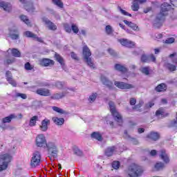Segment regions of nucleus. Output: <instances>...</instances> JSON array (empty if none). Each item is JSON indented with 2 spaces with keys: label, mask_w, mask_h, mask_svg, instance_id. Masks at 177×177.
<instances>
[{
  "label": "nucleus",
  "mask_w": 177,
  "mask_h": 177,
  "mask_svg": "<svg viewBox=\"0 0 177 177\" xmlns=\"http://www.w3.org/2000/svg\"><path fill=\"white\" fill-rule=\"evenodd\" d=\"M35 145L37 147H46L50 161H55V158L57 157V153H59V148L56 142L53 141L47 142L45 135L39 134L35 138Z\"/></svg>",
  "instance_id": "obj_1"
},
{
  "label": "nucleus",
  "mask_w": 177,
  "mask_h": 177,
  "mask_svg": "<svg viewBox=\"0 0 177 177\" xmlns=\"http://www.w3.org/2000/svg\"><path fill=\"white\" fill-rule=\"evenodd\" d=\"M171 10V5L168 3H163L161 5L160 12L157 15L156 19L153 21V26L155 28H160L162 26V23L165 20L167 12Z\"/></svg>",
  "instance_id": "obj_2"
},
{
  "label": "nucleus",
  "mask_w": 177,
  "mask_h": 177,
  "mask_svg": "<svg viewBox=\"0 0 177 177\" xmlns=\"http://www.w3.org/2000/svg\"><path fill=\"white\" fill-rule=\"evenodd\" d=\"M144 171L145 170L143 169V167L133 163L128 167L126 172L129 177H138L142 176Z\"/></svg>",
  "instance_id": "obj_3"
},
{
  "label": "nucleus",
  "mask_w": 177,
  "mask_h": 177,
  "mask_svg": "<svg viewBox=\"0 0 177 177\" xmlns=\"http://www.w3.org/2000/svg\"><path fill=\"white\" fill-rule=\"evenodd\" d=\"M10 161H12V156L10 154L3 153L0 155V172L8 169V165H9Z\"/></svg>",
  "instance_id": "obj_4"
},
{
  "label": "nucleus",
  "mask_w": 177,
  "mask_h": 177,
  "mask_svg": "<svg viewBox=\"0 0 177 177\" xmlns=\"http://www.w3.org/2000/svg\"><path fill=\"white\" fill-rule=\"evenodd\" d=\"M111 113L112 115L114 117L115 120L118 122L119 125H121L122 124V116L117 111V109H115V105L114 104V102H109V103Z\"/></svg>",
  "instance_id": "obj_5"
},
{
  "label": "nucleus",
  "mask_w": 177,
  "mask_h": 177,
  "mask_svg": "<svg viewBox=\"0 0 177 177\" xmlns=\"http://www.w3.org/2000/svg\"><path fill=\"white\" fill-rule=\"evenodd\" d=\"M92 55V53H91V50H89V48L88 46H84L83 47V56L84 57L85 62L87 63L88 66L91 67V68H95L93 62H92V59H91L89 57Z\"/></svg>",
  "instance_id": "obj_6"
},
{
  "label": "nucleus",
  "mask_w": 177,
  "mask_h": 177,
  "mask_svg": "<svg viewBox=\"0 0 177 177\" xmlns=\"http://www.w3.org/2000/svg\"><path fill=\"white\" fill-rule=\"evenodd\" d=\"M41 162V152L38 151H35L32 156L30 160V167L32 168H35L38 167Z\"/></svg>",
  "instance_id": "obj_7"
},
{
  "label": "nucleus",
  "mask_w": 177,
  "mask_h": 177,
  "mask_svg": "<svg viewBox=\"0 0 177 177\" xmlns=\"http://www.w3.org/2000/svg\"><path fill=\"white\" fill-rule=\"evenodd\" d=\"M30 91L32 92H35L37 95L40 96H50L52 93H50V90L45 88H40L38 89H35V86L30 87Z\"/></svg>",
  "instance_id": "obj_8"
},
{
  "label": "nucleus",
  "mask_w": 177,
  "mask_h": 177,
  "mask_svg": "<svg viewBox=\"0 0 177 177\" xmlns=\"http://www.w3.org/2000/svg\"><path fill=\"white\" fill-rule=\"evenodd\" d=\"M19 2H21V3H23V5H24V8L26 10H27V12H30V13L35 12V8H34V4L32 3V1L19 0Z\"/></svg>",
  "instance_id": "obj_9"
},
{
  "label": "nucleus",
  "mask_w": 177,
  "mask_h": 177,
  "mask_svg": "<svg viewBox=\"0 0 177 177\" xmlns=\"http://www.w3.org/2000/svg\"><path fill=\"white\" fill-rule=\"evenodd\" d=\"M42 20L46 27L48 28V30H50L51 31H56V30H57V26L48 18L44 17L42 19Z\"/></svg>",
  "instance_id": "obj_10"
},
{
  "label": "nucleus",
  "mask_w": 177,
  "mask_h": 177,
  "mask_svg": "<svg viewBox=\"0 0 177 177\" xmlns=\"http://www.w3.org/2000/svg\"><path fill=\"white\" fill-rule=\"evenodd\" d=\"M114 85L117 88H119V89H132V88H134L133 85L123 82L115 81Z\"/></svg>",
  "instance_id": "obj_11"
},
{
  "label": "nucleus",
  "mask_w": 177,
  "mask_h": 177,
  "mask_svg": "<svg viewBox=\"0 0 177 177\" xmlns=\"http://www.w3.org/2000/svg\"><path fill=\"white\" fill-rule=\"evenodd\" d=\"M159 157L165 162V164H169V156L165 151V149H161L160 151Z\"/></svg>",
  "instance_id": "obj_12"
},
{
  "label": "nucleus",
  "mask_w": 177,
  "mask_h": 177,
  "mask_svg": "<svg viewBox=\"0 0 177 177\" xmlns=\"http://www.w3.org/2000/svg\"><path fill=\"white\" fill-rule=\"evenodd\" d=\"M146 0H133V4L131 6V9L133 12H138L139 10V5L142 3H145Z\"/></svg>",
  "instance_id": "obj_13"
},
{
  "label": "nucleus",
  "mask_w": 177,
  "mask_h": 177,
  "mask_svg": "<svg viewBox=\"0 0 177 177\" xmlns=\"http://www.w3.org/2000/svg\"><path fill=\"white\" fill-rule=\"evenodd\" d=\"M40 66H43L44 67H50V66H53L55 64V62L52 59L44 58L39 61Z\"/></svg>",
  "instance_id": "obj_14"
},
{
  "label": "nucleus",
  "mask_w": 177,
  "mask_h": 177,
  "mask_svg": "<svg viewBox=\"0 0 177 177\" xmlns=\"http://www.w3.org/2000/svg\"><path fill=\"white\" fill-rule=\"evenodd\" d=\"M50 120L49 119H44L41 121L39 129L41 132H46L48 131V125H50Z\"/></svg>",
  "instance_id": "obj_15"
},
{
  "label": "nucleus",
  "mask_w": 177,
  "mask_h": 177,
  "mask_svg": "<svg viewBox=\"0 0 177 177\" xmlns=\"http://www.w3.org/2000/svg\"><path fill=\"white\" fill-rule=\"evenodd\" d=\"M119 42L121 44V45L126 46L127 48H133L135 46V43L128 39H122L119 40Z\"/></svg>",
  "instance_id": "obj_16"
},
{
  "label": "nucleus",
  "mask_w": 177,
  "mask_h": 177,
  "mask_svg": "<svg viewBox=\"0 0 177 177\" xmlns=\"http://www.w3.org/2000/svg\"><path fill=\"white\" fill-rule=\"evenodd\" d=\"M115 151H117L116 147H115V146L109 147L108 148H106L105 149L104 154L107 157H111V156H113V154H114V153H115Z\"/></svg>",
  "instance_id": "obj_17"
},
{
  "label": "nucleus",
  "mask_w": 177,
  "mask_h": 177,
  "mask_svg": "<svg viewBox=\"0 0 177 177\" xmlns=\"http://www.w3.org/2000/svg\"><path fill=\"white\" fill-rule=\"evenodd\" d=\"M101 81L103 85H105L106 86H107V88H113V82H111V81H110L107 77H106V76L102 75Z\"/></svg>",
  "instance_id": "obj_18"
},
{
  "label": "nucleus",
  "mask_w": 177,
  "mask_h": 177,
  "mask_svg": "<svg viewBox=\"0 0 177 177\" xmlns=\"http://www.w3.org/2000/svg\"><path fill=\"white\" fill-rule=\"evenodd\" d=\"M15 118H17V116L16 114H10V115L5 117L1 119L2 124H6L9 122H12V120H15Z\"/></svg>",
  "instance_id": "obj_19"
},
{
  "label": "nucleus",
  "mask_w": 177,
  "mask_h": 177,
  "mask_svg": "<svg viewBox=\"0 0 177 177\" xmlns=\"http://www.w3.org/2000/svg\"><path fill=\"white\" fill-rule=\"evenodd\" d=\"M149 139L156 142V140H158V139H160V134H158V133L152 131L147 136V140H149Z\"/></svg>",
  "instance_id": "obj_20"
},
{
  "label": "nucleus",
  "mask_w": 177,
  "mask_h": 177,
  "mask_svg": "<svg viewBox=\"0 0 177 177\" xmlns=\"http://www.w3.org/2000/svg\"><path fill=\"white\" fill-rule=\"evenodd\" d=\"M0 8H3L6 12H10L12 10V5L5 1H0Z\"/></svg>",
  "instance_id": "obj_21"
},
{
  "label": "nucleus",
  "mask_w": 177,
  "mask_h": 177,
  "mask_svg": "<svg viewBox=\"0 0 177 177\" xmlns=\"http://www.w3.org/2000/svg\"><path fill=\"white\" fill-rule=\"evenodd\" d=\"M6 76L7 77V81L12 86H16L17 84L13 79H12V72L11 71H6Z\"/></svg>",
  "instance_id": "obj_22"
},
{
  "label": "nucleus",
  "mask_w": 177,
  "mask_h": 177,
  "mask_svg": "<svg viewBox=\"0 0 177 177\" xmlns=\"http://www.w3.org/2000/svg\"><path fill=\"white\" fill-rule=\"evenodd\" d=\"M156 92H165L167 91V84L162 83L156 87Z\"/></svg>",
  "instance_id": "obj_23"
},
{
  "label": "nucleus",
  "mask_w": 177,
  "mask_h": 177,
  "mask_svg": "<svg viewBox=\"0 0 177 177\" xmlns=\"http://www.w3.org/2000/svg\"><path fill=\"white\" fill-rule=\"evenodd\" d=\"M124 24L130 27V28H132L134 31H136L139 28L137 26L136 24L132 23L131 21H129L127 20H124Z\"/></svg>",
  "instance_id": "obj_24"
},
{
  "label": "nucleus",
  "mask_w": 177,
  "mask_h": 177,
  "mask_svg": "<svg viewBox=\"0 0 177 177\" xmlns=\"http://www.w3.org/2000/svg\"><path fill=\"white\" fill-rule=\"evenodd\" d=\"M10 50L12 55L14 56V57H21V53H20V51H19V50L16 49V48H12V49H9L8 51Z\"/></svg>",
  "instance_id": "obj_25"
},
{
  "label": "nucleus",
  "mask_w": 177,
  "mask_h": 177,
  "mask_svg": "<svg viewBox=\"0 0 177 177\" xmlns=\"http://www.w3.org/2000/svg\"><path fill=\"white\" fill-rule=\"evenodd\" d=\"M115 70H118V71H121V73H127V71H128V69L126 67L122 66L120 64H115Z\"/></svg>",
  "instance_id": "obj_26"
},
{
  "label": "nucleus",
  "mask_w": 177,
  "mask_h": 177,
  "mask_svg": "<svg viewBox=\"0 0 177 177\" xmlns=\"http://www.w3.org/2000/svg\"><path fill=\"white\" fill-rule=\"evenodd\" d=\"M53 121H54V122H55V124H56V125H63V124L64 123V119L59 118L57 117L53 118Z\"/></svg>",
  "instance_id": "obj_27"
},
{
  "label": "nucleus",
  "mask_w": 177,
  "mask_h": 177,
  "mask_svg": "<svg viewBox=\"0 0 177 177\" xmlns=\"http://www.w3.org/2000/svg\"><path fill=\"white\" fill-rule=\"evenodd\" d=\"M140 71L145 75H149L150 74V68L149 66L141 67Z\"/></svg>",
  "instance_id": "obj_28"
},
{
  "label": "nucleus",
  "mask_w": 177,
  "mask_h": 177,
  "mask_svg": "<svg viewBox=\"0 0 177 177\" xmlns=\"http://www.w3.org/2000/svg\"><path fill=\"white\" fill-rule=\"evenodd\" d=\"M165 66L169 71H176V66H175V65H174L172 64L167 63V64H165Z\"/></svg>",
  "instance_id": "obj_29"
},
{
  "label": "nucleus",
  "mask_w": 177,
  "mask_h": 177,
  "mask_svg": "<svg viewBox=\"0 0 177 177\" xmlns=\"http://www.w3.org/2000/svg\"><path fill=\"white\" fill-rule=\"evenodd\" d=\"M38 120V116H33L30 118L29 126L30 127H35L37 125V120Z\"/></svg>",
  "instance_id": "obj_30"
},
{
  "label": "nucleus",
  "mask_w": 177,
  "mask_h": 177,
  "mask_svg": "<svg viewBox=\"0 0 177 177\" xmlns=\"http://www.w3.org/2000/svg\"><path fill=\"white\" fill-rule=\"evenodd\" d=\"M91 138H93V139H96L97 140H99L100 142H101L102 138V135L97 132H94L91 134Z\"/></svg>",
  "instance_id": "obj_31"
},
{
  "label": "nucleus",
  "mask_w": 177,
  "mask_h": 177,
  "mask_svg": "<svg viewBox=\"0 0 177 177\" xmlns=\"http://www.w3.org/2000/svg\"><path fill=\"white\" fill-rule=\"evenodd\" d=\"M164 163L159 162L155 165L154 168L156 171H161V169H164Z\"/></svg>",
  "instance_id": "obj_32"
},
{
  "label": "nucleus",
  "mask_w": 177,
  "mask_h": 177,
  "mask_svg": "<svg viewBox=\"0 0 177 177\" xmlns=\"http://www.w3.org/2000/svg\"><path fill=\"white\" fill-rule=\"evenodd\" d=\"M66 92H63L61 93H55L54 94V95L53 96V99H62V97H64V96H66Z\"/></svg>",
  "instance_id": "obj_33"
},
{
  "label": "nucleus",
  "mask_w": 177,
  "mask_h": 177,
  "mask_svg": "<svg viewBox=\"0 0 177 177\" xmlns=\"http://www.w3.org/2000/svg\"><path fill=\"white\" fill-rule=\"evenodd\" d=\"M55 59L58 62V63H60L61 66H63L64 64V59H63V57H62L60 55L55 53Z\"/></svg>",
  "instance_id": "obj_34"
},
{
  "label": "nucleus",
  "mask_w": 177,
  "mask_h": 177,
  "mask_svg": "<svg viewBox=\"0 0 177 177\" xmlns=\"http://www.w3.org/2000/svg\"><path fill=\"white\" fill-rule=\"evenodd\" d=\"M20 19H21V21H24V23H25V24H27V26H30V19H28L27 16L21 15Z\"/></svg>",
  "instance_id": "obj_35"
},
{
  "label": "nucleus",
  "mask_w": 177,
  "mask_h": 177,
  "mask_svg": "<svg viewBox=\"0 0 177 177\" xmlns=\"http://www.w3.org/2000/svg\"><path fill=\"white\" fill-rule=\"evenodd\" d=\"M97 97V94L96 93H93L88 97V102L90 103H93L96 98Z\"/></svg>",
  "instance_id": "obj_36"
},
{
  "label": "nucleus",
  "mask_w": 177,
  "mask_h": 177,
  "mask_svg": "<svg viewBox=\"0 0 177 177\" xmlns=\"http://www.w3.org/2000/svg\"><path fill=\"white\" fill-rule=\"evenodd\" d=\"M24 35H26V37H27L28 38H37V35L32 33L30 31H26L24 32Z\"/></svg>",
  "instance_id": "obj_37"
},
{
  "label": "nucleus",
  "mask_w": 177,
  "mask_h": 177,
  "mask_svg": "<svg viewBox=\"0 0 177 177\" xmlns=\"http://www.w3.org/2000/svg\"><path fill=\"white\" fill-rule=\"evenodd\" d=\"M165 113V111L164 110V109H159L156 113V115H157V117H164V114Z\"/></svg>",
  "instance_id": "obj_38"
},
{
  "label": "nucleus",
  "mask_w": 177,
  "mask_h": 177,
  "mask_svg": "<svg viewBox=\"0 0 177 177\" xmlns=\"http://www.w3.org/2000/svg\"><path fill=\"white\" fill-rule=\"evenodd\" d=\"M71 28H72L71 31H73L74 34H77L80 31V29L78 28V26H77L75 24H72Z\"/></svg>",
  "instance_id": "obj_39"
},
{
  "label": "nucleus",
  "mask_w": 177,
  "mask_h": 177,
  "mask_svg": "<svg viewBox=\"0 0 177 177\" xmlns=\"http://www.w3.org/2000/svg\"><path fill=\"white\" fill-rule=\"evenodd\" d=\"M24 68H25V70H27L28 71H30L31 70H32V68H34V66L31 65L30 62H27L26 64H25Z\"/></svg>",
  "instance_id": "obj_40"
},
{
  "label": "nucleus",
  "mask_w": 177,
  "mask_h": 177,
  "mask_svg": "<svg viewBox=\"0 0 177 177\" xmlns=\"http://www.w3.org/2000/svg\"><path fill=\"white\" fill-rule=\"evenodd\" d=\"M53 3L59 8H63V3L60 0H53Z\"/></svg>",
  "instance_id": "obj_41"
},
{
  "label": "nucleus",
  "mask_w": 177,
  "mask_h": 177,
  "mask_svg": "<svg viewBox=\"0 0 177 177\" xmlns=\"http://www.w3.org/2000/svg\"><path fill=\"white\" fill-rule=\"evenodd\" d=\"M53 110L57 113H59L60 114H64V111L57 106H53Z\"/></svg>",
  "instance_id": "obj_42"
},
{
  "label": "nucleus",
  "mask_w": 177,
  "mask_h": 177,
  "mask_svg": "<svg viewBox=\"0 0 177 177\" xmlns=\"http://www.w3.org/2000/svg\"><path fill=\"white\" fill-rule=\"evenodd\" d=\"M55 86H57V88H58V89H63L64 86V83L62 82H57Z\"/></svg>",
  "instance_id": "obj_43"
},
{
  "label": "nucleus",
  "mask_w": 177,
  "mask_h": 177,
  "mask_svg": "<svg viewBox=\"0 0 177 177\" xmlns=\"http://www.w3.org/2000/svg\"><path fill=\"white\" fill-rule=\"evenodd\" d=\"M112 167L114 169H118V168H120V162L118 161H114L112 163Z\"/></svg>",
  "instance_id": "obj_44"
},
{
  "label": "nucleus",
  "mask_w": 177,
  "mask_h": 177,
  "mask_svg": "<svg viewBox=\"0 0 177 177\" xmlns=\"http://www.w3.org/2000/svg\"><path fill=\"white\" fill-rule=\"evenodd\" d=\"M74 153L76 154V156H82V151H81L80 149L76 148L74 149Z\"/></svg>",
  "instance_id": "obj_45"
},
{
  "label": "nucleus",
  "mask_w": 177,
  "mask_h": 177,
  "mask_svg": "<svg viewBox=\"0 0 177 177\" xmlns=\"http://www.w3.org/2000/svg\"><path fill=\"white\" fill-rule=\"evenodd\" d=\"M141 61L143 62L144 63H149V56L147 57V55H142L141 57Z\"/></svg>",
  "instance_id": "obj_46"
},
{
  "label": "nucleus",
  "mask_w": 177,
  "mask_h": 177,
  "mask_svg": "<svg viewBox=\"0 0 177 177\" xmlns=\"http://www.w3.org/2000/svg\"><path fill=\"white\" fill-rule=\"evenodd\" d=\"M105 30H106V32L108 34H111V32H113V28L110 25L106 26Z\"/></svg>",
  "instance_id": "obj_47"
},
{
  "label": "nucleus",
  "mask_w": 177,
  "mask_h": 177,
  "mask_svg": "<svg viewBox=\"0 0 177 177\" xmlns=\"http://www.w3.org/2000/svg\"><path fill=\"white\" fill-rule=\"evenodd\" d=\"M143 105V100H140L139 104L136 105L134 107H133V109L134 110H139V109H140V107H142V106Z\"/></svg>",
  "instance_id": "obj_48"
},
{
  "label": "nucleus",
  "mask_w": 177,
  "mask_h": 177,
  "mask_svg": "<svg viewBox=\"0 0 177 177\" xmlns=\"http://www.w3.org/2000/svg\"><path fill=\"white\" fill-rule=\"evenodd\" d=\"M175 42V38L170 37L165 40V44H174Z\"/></svg>",
  "instance_id": "obj_49"
},
{
  "label": "nucleus",
  "mask_w": 177,
  "mask_h": 177,
  "mask_svg": "<svg viewBox=\"0 0 177 177\" xmlns=\"http://www.w3.org/2000/svg\"><path fill=\"white\" fill-rule=\"evenodd\" d=\"M16 97H21V99H27V95L24 93H17Z\"/></svg>",
  "instance_id": "obj_50"
},
{
  "label": "nucleus",
  "mask_w": 177,
  "mask_h": 177,
  "mask_svg": "<svg viewBox=\"0 0 177 177\" xmlns=\"http://www.w3.org/2000/svg\"><path fill=\"white\" fill-rule=\"evenodd\" d=\"M64 27L65 28V31H66V32H71V26H68V24H64Z\"/></svg>",
  "instance_id": "obj_51"
},
{
  "label": "nucleus",
  "mask_w": 177,
  "mask_h": 177,
  "mask_svg": "<svg viewBox=\"0 0 177 177\" xmlns=\"http://www.w3.org/2000/svg\"><path fill=\"white\" fill-rule=\"evenodd\" d=\"M120 12L122 13V15H124V16H129L131 17V16H132L131 14H129L128 12L122 10V8H120Z\"/></svg>",
  "instance_id": "obj_52"
},
{
  "label": "nucleus",
  "mask_w": 177,
  "mask_h": 177,
  "mask_svg": "<svg viewBox=\"0 0 177 177\" xmlns=\"http://www.w3.org/2000/svg\"><path fill=\"white\" fill-rule=\"evenodd\" d=\"M149 62H156V57L153 55L148 56Z\"/></svg>",
  "instance_id": "obj_53"
},
{
  "label": "nucleus",
  "mask_w": 177,
  "mask_h": 177,
  "mask_svg": "<svg viewBox=\"0 0 177 177\" xmlns=\"http://www.w3.org/2000/svg\"><path fill=\"white\" fill-rule=\"evenodd\" d=\"M10 37L12 39H17L19 38V34H10Z\"/></svg>",
  "instance_id": "obj_54"
},
{
  "label": "nucleus",
  "mask_w": 177,
  "mask_h": 177,
  "mask_svg": "<svg viewBox=\"0 0 177 177\" xmlns=\"http://www.w3.org/2000/svg\"><path fill=\"white\" fill-rule=\"evenodd\" d=\"M130 104H131V106H135V104H136V99L131 98L130 99Z\"/></svg>",
  "instance_id": "obj_55"
},
{
  "label": "nucleus",
  "mask_w": 177,
  "mask_h": 177,
  "mask_svg": "<svg viewBox=\"0 0 177 177\" xmlns=\"http://www.w3.org/2000/svg\"><path fill=\"white\" fill-rule=\"evenodd\" d=\"M108 52L109 53H110V55H111L112 56H116L115 52L114 51V50L109 48L108 49Z\"/></svg>",
  "instance_id": "obj_56"
},
{
  "label": "nucleus",
  "mask_w": 177,
  "mask_h": 177,
  "mask_svg": "<svg viewBox=\"0 0 177 177\" xmlns=\"http://www.w3.org/2000/svg\"><path fill=\"white\" fill-rule=\"evenodd\" d=\"M6 63L7 64H12V63H15V58H12V59H7L6 60Z\"/></svg>",
  "instance_id": "obj_57"
},
{
  "label": "nucleus",
  "mask_w": 177,
  "mask_h": 177,
  "mask_svg": "<svg viewBox=\"0 0 177 177\" xmlns=\"http://www.w3.org/2000/svg\"><path fill=\"white\" fill-rule=\"evenodd\" d=\"M71 56L72 59H75V60H77L78 59L77 54H75L74 52H72L71 53Z\"/></svg>",
  "instance_id": "obj_58"
},
{
  "label": "nucleus",
  "mask_w": 177,
  "mask_h": 177,
  "mask_svg": "<svg viewBox=\"0 0 177 177\" xmlns=\"http://www.w3.org/2000/svg\"><path fill=\"white\" fill-rule=\"evenodd\" d=\"M33 39H35L38 42H44V40H42V38L38 37L36 35V37H33Z\"/></svg>",
  "instance_id": "obj_59"
},
{
  "label": "nucleus",
  "mask_w": 177,
  "mask_h": 177,
  "mask_svg": "<svg viewBox=\"0 0 177 177\" xmlns=\"http://www.w3.org/2000/svg\"><path fill=\"white\" fill-rule=\"evenodd\" d=\"M156 155H157V151L153 149L150 151V156H152L153 157H154V156H156Z\"/></svg>",
  "instance_id": "obj_60"
},
{
  "label": "nucleus",
  "mask_w": 177,
  "mask_h": 177,
  "mask_svg": "<svg viewBox=\"0 0 177 177\" xmlns=\"http://www.w3.org/2000/svg\"><path fill=\"white\" fill-rule=\"evenodd\" d=\"M154 37H155V38H156V39H160L162 38V34H155Z\"/></svg>",
  "instance_id": "obj_61"
},
{
  "label": "nucleus",
  "mask_w": 177,
  "mask_h": 177,
  "mask_svg": "<svg viewBox=\"0 0 177 177\" xmlns=\"http://www.w3.org/2000/svg\"><path fill=\"white\" fill-rule=\"evenodd\" d=\"M170 2L173 6H177V0H170Z\"/></svg>",
  "instance_id": "obj_62"
},
{
  "label": "nucleus",
  "mask_w": 177,
  "mask_h": 177,
  "mask_svg": "<svg viewBox=\"0 0 177 177\" xmlns=\"http://www.w3.org/2000/svg\"><path fill=\"white\" fill-rule=\"evenodd\" d=\"M151 10V7H148L146 9L144 10V12L149 13V12H150Z\"/></svg>",
  "instance_id": "obj_63"
},
{
  "label": "nucleus",
  "mask_w": 177,
  "mask_h": 177,
  "mask_svg": "<svg viewBox=\"0 0 177 177\" xmlns=\"http://www.w3.org/2000/svg\"><path fill=\"white\" fill-rule=\"evenodd\" d=\"M131 142H132L133 145H138V143H139V142L136 139H133L131 140Z\"/></svg>",
  "instance_id": "obj_64"
}]
</instances>
